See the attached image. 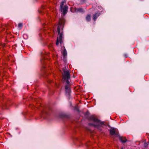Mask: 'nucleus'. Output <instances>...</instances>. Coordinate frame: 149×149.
Listing matches in <instances>:
<instances>
[{
  "instance_id": "f257e3e1",
  "label": "nucleus",
  "mask_w": 149,
  "mask_h": 149,
  "mask_svg": "<svg viewBox=\"0 0 149 149\" xmlns=\"http://www.w3.org/2000/svg\"><path fill=\"white\" fill-rule=\"evenodd\" d=\"M63 78L62 80L63 81H66L67 85L65 86V90L66 94L69 95L70 92V82L68 80L70 78V74L68 71L63 70V73H62Z\"/></svg>"
},
{
  "instance_id": "f03ea898",
  "label": "nucleus",
  "mask_w": 149,
  "mask_h": 149,
  "mask_svg": "<svg viewBox=\"0 0 149 149\" xmlns=\"http://www.w3.org/2000/svg\"><path fill=\"white\" fill-rule=\"evenodd\" d=\"M64 21L63 20L60 19L58 24V26L57 30L59 36V37H58L56 40V45L58 46L59 43L61 44L63 42L62 40L63 38L62 29L63 27Z\"/></svg>"
},
{
  "instance_id": "7ed1b4c3",
  "label": "nucleus",
  "mask_w": 149,
  "mask_h": 149,
  "mask_svg": "<svg viewBox=\"0 0 149 149\" xmlns=\"http://www.w3.org/2000/svg\"><path fill=\"white\" fill-rule=\"evenodd\" d=\"M89 119L90 120L93 121L94 123H90L89 124V125L94 126L97 128L102 126L104 124L103 122H101L100 120L95 118L94 116H91L89 118Z\"/></svg>"
},
{
  "instance_id": "20e7f679",
  "label": "nucleus",
  "mask_w": 149,
  "mask_h": 149,
  "mask_svg": "<svg viewBox=\"0 0 149 149\" xmlns=\"http://www.w3.org/2000/svg\"><path fill=\"white\" fill-rule=\"evenodd\" d=\"M64 2H62L60 5V8L61 10L63 12V14L65 15L67 13L68 7L67 6H65L63 8V6L64 5Z\"/></svg>"
},
{
  "instance_id": "39448f33",
  "label": "nucleus",
  "mask_w": 149,
  "mask_h": 149,
  "mask_svg": "<svg viewBox=\"0 0 149 149\" xmlns=\"http://www.w3.org/2000/svg\"><path fill=\"white\" fill-rule=\"evenodd\" d=\"M110 132L111 135H114L116 137H118L119 135L118 132H116L115 129L114 128L111 129L110 130Z\"/></svg>"
},
{
  "instance_id": "423d86ee",
  "label": "nucleus",
  "mask_w": 149,
  "mask_h": 149,
  "mask_svg": "<svg viewBox=\"0 0 149 149\" xmlns=\"http://www.w3.org/2000/svg\"><path fill=\"white\" fill-rule=\"evenodd\" d=\"M118 137H119L120 141L123 143H125L127 141V139L124 137L120 136L119 135Z\"/></svg>"
},
{
  "instance_id": "0eeeda50",
  "label": "nucleus",
  "mask_w": 149,
  "mask_h": 149,
  "mask_svg": "<svg viewBox=\"0 0 149 149\" xmlns=\"http://www.w3.org/2000/svg\"><path fill=\"white\" fill-rule=\"evenodd\" d=\"M100 15V13L97 12L94 14L93 17V20L94 21H95L96 19Z\"/></svg>"
},
{
  "instance_id": "6e6552de",
  "label": "nucleus",
  "mask_w": 149,
  "mask_h": 149,
  "mask_svg": "<svg viewBox=\"0 0 149 149\" xmlns=\"http://www.w3.org/2000/svg\"><path fill=\"white\" fill-rule=\"evenodd\" d=\"M91 19V15H88L86 17V19L87 21H90Z\"/></svg>"
},
{
  "instance_id": "1a4fd4ad",
  "label": "nucleus",
  "mask_w": 149,
  "mask_h": 149,
  "mask_svg": "<svg viewBox=\"0 0 149 149\" xmlns=\"http://www.w3.org/2000/svg\"><path fill=\"white\" fill-rule=\"evenodd\" d=\"M63 54L64 56H65L67 55V52L66 50L64 49L63 52Z\"/></svg>"
},
{
  "instance_id": "9d476101",
  "label": "nucleus",
  "mask_w": 149,
  "mask_h": 149,
  "mask_svg": "<svg viewBox=\"0 0 149 149\" xmlns=\"http://www.w3.org/2000/svg\"><path fill=\"white\" fill-rule=\"evenodd\" d=\"M18 27L19 28L21 29L22 27V24L21 23H19L18 25Z\"/></svg>"
},
{
  "instance_id": "9b49d317",
  "label": "nucleus",
  "mask_w": 149,
  "mask_h": 149,
  "mask_svg": "<svg viewBox=\"0 0 149 149\" xmlns=\"http://www.w3.org/2000/svg\"><path fill=\"white\" fill-rule=\"evenodd\" d=\"M148 144L146 142H145L144 144V146L145 148L146 147L148 146Z\"/></svg>"
},
{
  "instance_id": "f8f14e48",
  "label": "nucleus",
  "mask_w": 149,
  "mask_h": 149,
  "mask_svg": "<svg viewBox=\"0 0 149 149\" xmlns=\"http://www.w3.org/2000/svg\"><path fill=\"white\" fill-rule=\"evenodd\" d=\"M78 11H79V12H83V9L82 8H79L78 9Z\"/></svg>"
},
{
  "instance_id": "ddd939ff",
  "label": "nucleus",
  "mask_w": 149,
  "mask_h": 149,
  "mask_svg": "<svg viewBox=\"0 0 149 149\" xmlns=\"http://www.w3.org/2000/svg\"><path fill=\"white\" fill-rule=\"evenodd\" d=\"M121 149H123V148H121Z\"/></svg>"
}]
</instances>
